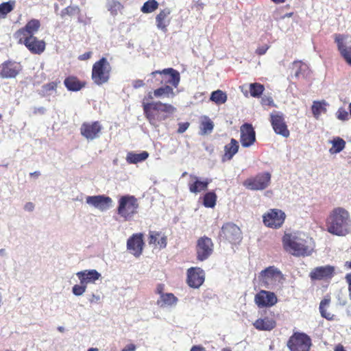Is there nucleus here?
Instances as JSON below:
<instances>
[{
    "label": "nucleus",
    "instance_id": "obj_1",
    "mask_svg": "<svg viewBox=\"0 0 351 351\" xmlns=\"http://www.w3.org/2000/svg\"><path fill=\"white\" fill-rule=\"evenodd\" d=\"M41 26L38 19H31L25 25L14 34V38L19 44L24 45L32 54L40 55L46 48V43L43 40H39L34 35L38 32Z\"/></svg>",
    "mask_w": 351,
    "mask_h": 351
},
{
    "label": "nucleus",
    "instance_id": "obj_2",
    "mask_svg": "<svg viewBox=\"0 0 351 351\" xmlns=\"http://www.w3.org/2000/svg\"><path fill=\"white\" fill-rule=\"evenodd\" d=\"M284 250L295 256H307L311 254L314 243L313 239L303 232H285L282 238Z\"/></svg>",
    "mask_w": 351,
    "mask_h": 351
},
{
    "label": "nucleus",
    "instance_id": "obj_3",
    "mask_svg": "<svg viewBox=\"0 0 351 351\" xmlns=\"http://www.w3.org/2000/svg\"><path fill=\"white\" fill-rule=\"evenodd\" d=\"M326 230L339 237L346 236L351 231V218L348 211L342 207L334 208L326 219Z\"/></svg>",
    "mask_w": 351,
    "mask_h": 351
},
{
    "label": "nucleus",
    "instance_id": "obj_4",
    "mask_svg": "<svg viewBox=\"0 0 351 351\" xmlns=\"http://www.w3.org/2000/svg\"><path fill=\"white\" fill-rule=\"evenodd\" d=\"M176 110V108L171 104L157 101L145 104L143 113L149 123L156 126L158 123L168 119Z\"/></svg>",
    "mask_w": 351,
    "mask_h": 351
},
{
    "label": "nucleus",
    "instance_id": "obj_5",
    "mask_svg": "<svg viewBox=\"0 0 351 351\" xmlns=\"http://www.w3.org/2000/svg\"><path fill=\"white\" fill-rule=\"evenodd\" d=\"M149 75L152 79L148 80V82L151 81L154 85L170 86L173 89L178 88L180 82V73L173 68L156 70Z\"/></svg>",
    "mask_w": 351,
    "mask_h": 351
},
{
    "label": "nucleus",
    "instance_id": "obj_6",
    "mask_svg": "<svg viewBox=\"0 0 351 351\" xmlns=\"http://www.w3.org/2000/svg\"><path fill=\"white\" fill-rule=\"evenodd\" d=\"M138 200L134 195H125L119 198L117 213L124 221L132 220L138 214Z\"/></svg>",
    "mask_w": 351,
    "mask_h": 351
},
{
    "label": "nucleus",
    "instance_id": "obj_7",
    "mask_svg": "<svg viewBox=\"0 0 351 351\" xmlns=\"http://www.w3.org/2000/svg\"><path fill=\"white\" fill-rule=\"evenodd\" d=\"M112 71V66L107 58L102 57L96 61L92 67L91 79L93 82L101 86L107 83L110 78Z\"/></svg>",
    "mask_w": 351,
    "mask_h": 351
},
{
    "label": "nucleus",
    "instance_id": "obj_8",
    "mask_svg": "<svg viewBox=\"0 0 351 351\" xmlns=\"http://www.w3.org/2000/svg\"><path fill=\"white\" fill-rule=\"evenodd\" d=\"M287 346L290 351H310L312 340L310 336L302 332H294L289 338Z\"/></svg>",
    "mask_w": 351,
    "mask_h": 351
},
{
    "label": "nucleus",
    "instance_id": "obj_9",
    "mask_svg": "<svg viewBox=\"0 0 351 351\" xmlns=\"http://www.w3.org/2000/svg\"><path fill=\"white\" fill-rule=\"evenodd\" d=\"M219 238L232 245H237L242 240V232L240 228L234 223L227 222L221 228Z\"/></svg>",
    "mask_w": 351,
    "mask_h": 351
},
{
    "label": "nucleus",
    "instance_id": "obj_10",
    "mask_svg": "<svg viewBox=\"0 0 351 351\" xmlns=\"http://www.w3.org/2000/svg\"><path fill=\"white\" fill-rule=\"evenodd\" d=\"M281 278V271L274 266L267 267L261 271L258 276L261 285L267 289H270L274 285H276Z\"/></svg>",
    "mask_w": 351,
    "mask_h": 351
},
{
    "label": "nucleus",
    "instance_id": "obj_11",
    "mask_svg": "<svg viewBox=\"0 0 351 351\" xmlns=\"http://www.w3.org/2000/svg\"><path fill=\"white\" fill-rule=\"evenodd\" d=\"M335 43L340 55L351 66V36L346 34H334Z\"/></svg>",
    "mask_w": 351,
    "mask_h": 351
},
{
    "label": "nucleus",
    "instance_id": "obj_12",
    "mask_svg": "<svg viewBox=\"0 0 351 351\" xmlns=\"http://www.w3.org/2000/svg\"><path fill=\"white\" fill-rule=\"evenodd\" d=\"M213 248L214 243L210 238L206 236L199 237L195 246L197 259L199 261L206 260L213 254Z\"/></svg>",
    "mask_w": 351,
    "mask_h": 351
},
{
    "label": "nucleus",
    "instance_id": "obj_13",
    "mask_svg": "<svg viewBox=\"0 0 351 351\" xmlns=\"http://www.w3.org/2000/svg\"><path fill=\"white\" fill-rule=\"evenodd\" d=\"M270 181L271 174L269 172H265L247 178L243 182V185L250 190H263L269 185Z\"/></svg>",
    "mask_w": 351,
    "mask_h": 351
},
{
    "label": "nucleus",
    "instance_id": "obj_14",
    "mask_svg": "<svg viewBox=\"0 0 351 351\" xmlns=\"http://www.w3.org/2000/svg\"><path fill=\"white\" fill-rule=\"evenodd\" d=\"M176 96V93L173 90V88L170 86H161L153 91H149L147 94L143 97L142 100V107L143 110H144V106L146 104H152L154 103V98H173Z\"/></svg>",
    "mask_w": 351,
    "mask_h": 351
},
{
    "label": "nucleus",
    "instance_id": "obj_15",
    "mask_svg": "<svg viewBox=\"0 0 351 351\" xmlns=\"http://www.w3.org/2000/svg\"><path fill=\"white\" fill-rule=\"evenodd\" d=\"M285 213L276 208L270 209L263 216L264 224L274 229L280 228L285 222Z\"/></svg>",
    "mask_w": 351,
    "mask_h": 351
},
{
    "label": "nucleus",
    "instance_id": "obj_16",
    "mask_svg": "<svg viewBox=\"0 0 351 351\" xmlns=\"http://www.w3.org/2000/svg\"><path fill=\"white\" fill-rule=\"evenodd\" d=\"M102 125L99 121L84 122L80 127V134L88 141H93L99 137Z\"/></svg>",
    "mask_w": 351,
    "mask_h": 351
},
{
    "label": "nucleus",
    "instance_id": "obj_17",
    "mask_svg": "<svg viewBox=\"0 0 351 351\" xmlns=\"http://www.w3.org/2000/svg\"><path fill=\"white\" fill-rule=\"evenodd\" d=\"M143 234H133L127 241V250L135 257H139L144 247Z\"/></svg>",
    "mask_w": 351,
    "mask_h": 351
},
{
    "label": "nucleus",
    "instance_id": "obj_18",
    "mask_svg": "<svg viewBox=\"0 0 351 351\" xmlns=\"http://www.w3.org/2000/svg\"><path fill=\"white\" fill-rule=\"evenodd\" d=\"M204 280L205 274L202 268L195 267L187 269L186 282L190 287L198 289L202 285Z\"/></svg>",
    "mask_w": 351,
    "mask_h": 351
},
{
    "label": "nucleus",
    "instance_id": "obj_19",
    "mask_svg": "<svg viewBox=\"0 0 351 351\" xmlns=\"http://www.w3.org/2000/svg\"><path fill=\"white\" fill-rule=\"evenodd\" d=\"M21 71L22 66L19 62L7 60L0 64V77L14 78Z\"/></svg>",
    "mask_w": 351,
    "mask_h": 351
},
{
    "label": "nucleus",
    "instance_id": "obj_20",
    "mask_svg": "<svg viewBox=\"0 0 351 351\" xmlns=\"http://www.w3.org/2000/svg\"><path fill=\"white\" fill-rule=\"evenodd\" d=\"M240 142L243 147H249L255 143L256 132L251 123H243L240 128Z\"/></svg>",
    "mask_w": 351,
    "mask_h": 351
},
{
    "label": "nucleus",
    "instance_id": "obj_21",
    "mask_svg": "<svg viewBox=\"0 0 351 351\" xmlns=\"http://www.w3.org/2000/svg\"><path fill=\"white\" fill-rule=\"evenodd\" d=\"M270 118L271 124L274 132L283 137H289L290 132L287 128L283 115L279 112L271 113Z\"/></svg>",
    "mask_w": 351,
    "mask_h": 351
},
{
    "label": "nucleus",
    "instance_id": "obj_22",
    "mask_svg": "<svg viewBox=\"0 0 351 351\" xmlns=\"http://www.w3.org/2000/svg\"><path fill=\"white\" fill-rule=\"evenodd\" d=\"M254 301L259 308H263L275 305L278 299L274 293L261 290L256 294Z\"/></svg>",
    "mask_w": 351,
    "mask_h": 351
},
{
    "label": "nucleus",
    "instance_id": "obj_23",
    "mask_svg": "<svg viewBox=\"0 0 351 351\" xmlns=\"http://www.w3.org/2000/svg\"><path fill=\"white\" fill-rule=\"evenodd\" d=\"M86 202L88 204L104 211L106 210L111 206L112 199L109 196L99 195L86 197Z\"/></svg>",
    "mask_w": 351,
    "mask_h": 351
},
{
    "label": "nucleus",
    "instance_id": "obj_24",
    "mask_svg": "<svg viewBox=\"0 0 351 351\" xmlns=\"http://www.w3.org/2000/svg\"><path fill=\"white\" fill-rule=\"evenodd\" d=\"M335 274V267L325 265L315 267L310 273L311 280H322L331 278Z\"/></svg>",
    "mask_w": 351,
    "mask_h": 351
},
{
    "label": "nucleus",
    "instance_id": "obj_25",
    "mask_svg": "<svg viewBox=\"0 0 351 351\" xmlns=\"http://www.w3.org/2000/svg\"><path fill=\"white\" fill-rule=\"evenodd\" d=\"M171 10L169 8L161 10L156 16V25L158 29L166 33L167 27L170 25Z\"/></svg>",
    "mask_w": 351,
    "mask_h": 351
},
{
    "label": "nucleus",
    "instance_id": "obj_26",
    "mask_svg": "<svg viewBox=\"0 0 351 351\" xmlns=\"http://www.w3.org/2000/svg\"><path fill=\"white\" fill-rule=\"evenodd\" d=\"M80 281V284L87 287L88 284L95 283L100 277L101 274L95 269L84 270L76 274Z\"/></svg>",
    "mask_w": 351,
    "mask_h": 351
},
{
    "label": "nucleus",
    "instance_id": "obj_27",
    "mask_svg": "<svg viewBox=\"0 0 351 351\" xmlns=\"http://www.w3.org/2000/svg\"><path fill=\"white\" fill-rule=\"evenodd\" d=\"M64 85L68 90L77 92L86 87V82L80 80L77 76L69 75L64 79Z\"/></svg>",
    "mask_w": 351,
    "mask_h": 351
},
{
    "label": "nucleus",
    "instance_id": "obj_28",
    "mask_svg": "<svg viewBox=\"0 0 351 351\" xmlns=\"http://www.w3.org/2000/svg\"><path fill=\"white\" fill-rule=\"evenodd\" d=\"M253 326L258 330L270 331L276 328V322L272 317H264L257 319Z\"/></svg>",
    "mask_w": 351,
    "mask_h": 351
},
{
    "label": "nucleus",
    "instance_id": "obj_29",
    "mask_svg": "<svg viewBox=\"0 0 351 351\" xmlns=\"http://www.w3.org/2000/svg\"><path fill=\"white\" fill-rule=\"evenodd\" d=\"M148 243L149 245H158L160 248H165L167 244V239L160 232L149 231Z\"/></svg>",
    "mask_w": 351,
    "mask_h": 351
},
{
    "label": "nucleus",
    "instance_id": "obj_30",
    "mask_svg": "<svg viewBox=\"0 0 351 351\" xmlns=\"http://www.w3.org/2000/svg\"><path fill=\"white\" fill-rule=\"evenodd\" d=\"M239 148V142L234 138H231L230 143L224 146V154L222 156V161L230 160L238 152Z\"/></svg>",
    "mask_w": 351,
    "mask_h": 351
},
{
    "label": "nucleus",
    "instance_id": "obj_31",
    "mask_svg": "<svg viewBox=\"0 0 351 351\" xmlns=\"http://www.w3.org/2000/svg\"><path fill=\"white\" fill-rule=\"evenodd\" d=\"M190 177L193 180V182L189 183V189L191 193H197L207 189L209 184V182L207 180L201 181L197 176L193 175H191Z\"/></svg>",
    "mask_w": 351,
    "mask_h": 351
},
{
    "label": "nucleus",
    "instance_id": "obj_32",
    "mask_svg": "<svg viewBox=\"0 0 351 351\" xmlns=\"http://www.w3.org/2000/svg\"><path fill=\"white\" fill-rule=\"evenodd\" d=\"M178 302V298L173 293H165L160 297L157 301V304L160 307L175 305Z\"/></svg>",
    "mask_w": 351,
    "mask_h": 351
},
{
    "label": "nucleus",
    "instance_id": "obj_33",
    "mask_svg": "<svg viewBox=\"0 0 351 351\" xmlns=\"http://www.w3.org/2000/svg\"><path fill=\"white\" fill-rule=\"evenodd\" d=\"M330 300L328 298L323 299L319 304V312L321 315L327 320L332 321L335 319V315L328 312L326 308L329 306Z\"/></svg>",
    "mask_w": 351,
    "mask_h": 351
},
{
    "label": "nucleus",
    "instance_id": "obj_34",
    "mask_svg": "<svg viewBox=\"0 0 351 351\" xmlns=\"http://www.w3.org/2000/svg\"><path fill=\"white\" fill-rule=\"evenodd\" d=\"M327 103L324 101H314L311 107L313 116L318 119L322 112H326Z\"/></svg>",
    "mask_w": 351,
    "mask_h": 351
},
{
    "label": "nucleus",
    "instance_id": "obj_35",
    "mask_svg": "<svg viewBox=\"0 0 351 351\" xmlns=\"http://www.w3.org/2000/svg\"><path fill=\"white\" fill-rule=\"evenodd\" d=\"M149 156V154L144 151L140 154L129 153L127 156L126 160L128 163L136 164L138 162L144 161Z\"/></svg>",
    "mask_w": 351,
    "mask_h": 351
},
{
    "label": "nucleus",
    "instance_id": "obj_36",
    "mask_svg": "<svg viewBox=\"0 0 351 351\" xmlns=\"http://www.w3.org/2000/svg\"><path fill=\"white\" fill-rule=\"evenodd\" d=\"M249 90L252 97L259 98L265 90V86L258 82L251 83L249 86Z\"/></svg>",
    "mask_w": 351,
    "mask_h": 351
},
{
    "label": "nucleus",
    "instance_id": "obj_37",
    "mask_svg": "<svg viewBox=\"0 0 351 351\" xmlns=\"http://www.w3.org/2000/svg\"><path fill=\"white\" fill-rule=\"evenodd\" d=\"M216 202L217 195L213 191L206 193L203 197V205L206 208H214Z\"/></svg>",
    "mask_w": 351,
    "mask_h": 351
},
{
    "label": "nucleus",
    "instance_id": "obj_38",
    "mask_svg": "<svg viewBox=\"0 0 351 351\" xmlns=\"http://www.w3.org/2000/svg\"><path fill=\"white\" fill-rule=\"evenodd\" d=\"M210 100L217 104H224L227 100L226 94L221 90L213 91L210 95Z\"/></svg>",
    "mask_w": 351,
    "mask_h": 351
},
{
    "label": "nucleus",
    "instance_id": "obj_39",
    "mask_svg": "<svg viewBox=\"0 0 351 351\" xmlns=\"http://www.w3.org/2000/svg\"><path fill=\"white\" fill-rule=\"evenodd\" d=\"M15 1H10L0 4V18H5L6 15L13 10Z\"/></svg>",
    "mask_w": 351,
    "mask_h": 351
},
{
    "label": "nucleus",
    "instance_id": "obj_40",
    "mask_svg": "<svg viewBox=\"0 0 351 351\" xmlns=\"http://www.w3.org/2000/svg\"><path fill=\"white\" fill-rule=\"evenodd\" d=\"M158 3L156 0H148L144 3L141 10L143 13H152L158 8Z\"/></svg>",
    "mask_w": 351,
    "mask_h": 351
},
{
    "label": "nucleus",
    "instance_id": "obj_41",
    "mask_svg": "<svg viewBox=\"0 0 351 351\" xmlns=\"http://www.w3.org/2000/svg\"><path fill=\"white\" fill-rule=\"evenodd\" d=\"M213 128V122L210 119H207L206 120L202 121L200 124V134L202 135L210 134L212 132Z\"/></svg>",
    "mask_w": 351,
    "mask_h": 351
},
{
    "label": "nucleus",
    "instance_id": "obj_42",
    "mask_svg": "<svg viewBox=\"0 0 351 351\" xmlns=\"http://www.w3.org/2000/svg\"><path fill=\"white\" fill-rule=\"evenodd\" d=\"M345 145V141L338 137L332 141V147L330 149V152L331 153H339L344 149Z\"/></svg>",
    "mask_w": 351,
    "mask_h": 351
},
{
    "label": "nucleus",
    "instance_id": "obj_43",
    "mask_svg": "<svg viewBox=\"0 0 351 351\" xmlns=\"http://www.w3.org/2000/svg\"><path fill=\"white\" fill-rule=\"evenodd\" d=\"M80 8L77 6L69 5L61 11L60 16L62 18L66 16H74L80 14Z\"/></svg>",
    "mask_w": 351,
    "mask_h": 351
},
{
    "label": "nucleus",
    "instance_id": "obj_44",
    "mask_svg": "<svg viewBox=\"0 0 351 351\" xmlns=\"http://www.w3.org/2000/svg\"><path fill=\"white\" fill-rule=\"evenodd\" d=\"M349 114L344 108H339L337 111L336 116L339 120L346 121L349 119Z\"/></svg>",
    "mask_w": 351,
    "mask_h": 351
},
{
    "label": "nucleus",
    "instance_id": "obj_45",
    "mask_svg": "<svg viewBox=\"0 0 351 351\" xmlns=\"http://www.w3.org/2000/svg\"><path fill=\"white\" fill-rule=\"evenodd\" d=\"M58 87V82H51L42 86L43 91L49 94L51 91H56Z\"/></svg>",
    "mask_w": 351,
    "mask_h": 351
},
{
    "label": "nucleus",
    "instance_id": "obj_46",
    "mask_svg": "<svg viewBox=\"0 0 351 351\" xmlns=\"http://www.w3.org/2000/svg\"><path fill=\"white\" fill-rule=\"evenodd\" d=\"M86 289V286L84 285L80 284V285H75L73 287L72 291L73 293L75 295H82Z\"/></svg>",
    "mask_w": 351,
    "mask_h": 351
},
{
    "label": "nucleus",
    "instance_id": "obj_47",
    "mask_svg": "<svg viewBox=\"0 0 351 351\" xmlns=\"http://www.w3.org/2000/svg\"><path fill=\"white\" fill-rule=\"evenodd\" d=\"M261 104L262 106H274V99L270 96H264L261 98Z\"/></svg>",
    "mask_w": 351,
    "mask_h": 351
},
{
    "label": "nucleus",
    "instance_id": "obj_48",
    "mask_svg": "<svg viewBox=\"0 0 351 351\" xmlns=\"http://www.w3.org/2000/svg\"><path fill=\"white\" fill-rule=\"evenodd\" d=\"M121 7H122L121 4L119 2L116 1H112L109 3V10L112 12H116L117 10H120Z\"/></svg>",
    "mask_w": 351,
    "mask_h": 351
},
{
    "label": "nucleus",
    "instance_id": "obj_49",
    "mask_svg": "<svg viewBox=\"0 0 351 351\" xmlns=\"http://www.w3.org/2000/svg\"><path fill=\"white\" fill-rule=\"evenodd\" d=\"M189 125L190 123L189 122L179 123L177 132L179 134L184 133L189 128Z\"/></svg>",
    "mask_w": 351,
    "mask_h": 351
},
{
    "label": "nucleus",
    "instance_id": "obj_50",
    "mask_svg": "<svg viewBox=\"0 0 351 351\" xmlns=\"http://www.w3.org/2000/svg\"><path fill=\"white\" fill-rule=\"evenodd\" d=\"M345 279L348 285V295L350 300H351V273L346 274L345 276Z\"/></svg>",
    "mask_w": 351,
    "mask_h": 351
},
{
    "label": "nucleus",
    "instance_id": "obj_51",
    "mask_svg": "<svg viewBox=\"0 0 351 351\" xmlns=\"http://www.w3.org/2000/svg\"><path fill=\"white\" fill-rule=\"evenodd\" d=\"M92 56V52L91 51H88V52H86L80 56H78V60H81V61H84V60H87L88 59H90Z\"/></svg>",
    "mask_w": 351,
    "mask_h": 351
},
{
    "label": "nucleus",
    "instance_id": "obj_52",
    "mask_svg": "<svg viewBox=\"0 0 351 351\" xmlns=\"http://www.w3.org/2000/svg\"><path fill=\"white\" fill-rule=\"evenodd\" d=\"M132 86L134 88H139L145 86V83L142 80H136L133 81Z\"/></svg>",
    "mask_w": 351,
    "mask_h": 351
},
{
    "label": "nucleus",
    "instance_id": "obj_53",
    "mask_svg": "<svg viewBox=\"0 0 351 351\" xmlns=\"http://www.w3.org/2000/svg\"><path fill=\"white\" fill-rule=\"evenodd\" d=\"M136 349V345L134 343H130L125 346L121 351H135Z\"/></svg>",
    "mask_w": 351,
    "mask_h": 351
},
{
    "label": "nucleus",
    "instance_id": "obj_54",
    "mask_svg": "<svg viewBox=\"0 0 351 351\" xmlns=\"http://www.w3.org/2000/svg\"><path fill=\"white\" fill-rule=\"evenodd\" d=\"M164 289H165V285L163 284H158L156 287V293L159 294L161 296L162 295L165 294L163 293Z\"/></svg>",
    "mask_w": 351,
    "mask_h": 351
},
{
    "label": "nucleus",
    "instance_id": "obj_55",
    "mask_svg": "<svg viewBox=\"0 0 351 351\" xmlns=\"http://www.w3.org/2000/svg\"><path fill=\"white\" fill-rule=\"evenodd\" d=\"M268 48L269 47L267 46V47H261L258 48L256 49V52L258 55L262 56V55H264L267 52Z\"/></svg>",
    "mask_w": 351,
    "mask_h": 351
},
{
    "label": "nucleus",
    "instance_id": "obj_56",
    "mask_svg": "<svg viewBox=\"0 0 351 351\" xmlns=\"http://www.w3.org/2000/svg\"><path fill=\"white\" fill-rule=\"evenodd\" d=\"M24 208L27 211H32L34 208V204L32 202H27L25 204Z\"/></svg>",
    "mask_w": 351,
    "mask_h": 351
},
{
    "label": "nucleus",
    "instance_id": "obj_57",
    "mask_svg": "<svg viewBox=\"0 0 351 351\" xmlns=\"http://www.w3.org/2000/svg\"><path fill=\"white\" fill-rule=\"evenodd\" d=\"M191 351H205V348L202 346H193Z\"/></svg>",
    "mask_w": 351,
    "mask_h": 351
},
{
    "label": "nucleus",
    "instance_id": "obj_58",
    "mask_svg": "<svg viewBox=\"0 0 351 351\" xmlns=\"http://www.w3.org/2000/svg\"><path fill=\"white\" fill-rule=\"evenodd\" d=\"M334 351H346V350H345V348L342 344L339 343L335 346Z\"/></svg>",
    "mask_w": 351,
    "mask_h": 351
},
{
    "label": "nucleus",
    "instance_id": "obj_59",
    "mask_svg": "<svg viewBox=\"0 0 351 351\" xmlns=\"http://www.w3.org/2000/svg\"><path fill=\"white\" fill-rule=\"evenodd\" d=\"M46 110L43 107L38 108L34 110V113H40V114H44Z\"/></svg>",
    "mask_w": 351,
    "mask_h": 351
},
{
    "label": "nucleus",
    "instance_id": "obj_60",
    "mask_svg": "<svg viewBox=\"0 0 351 351\" xmlns=\"http://www.w3.org/2000/svg\"><path fill=\"white\" fill-rule=\"evenodd\" d=\"M40 172L39 171H34L33 173H31L29 175L30 176H34V177H38L40 176Z\"/></svg>",
    "mask_w": 351,
    "mask_h": 351
},
{
    "label": "nucleus",
    "instance_id": "obj_61",
    "mask_svg": "<svg viewBox=\"0 0 351 351\" xmlns=\"http://www.w3.org/2000/svg\"><path fill=\"white\" fill-rule=\"evenodd\" d=\"M274 3H285L286 1V0H271Z\"/></svg>",
    "mask_w": 351,
    "mask_h": 351
},
{
    "label": "nucleus",
    "instance_id": "obj_62",
    "mask_svg": "<svg viewBox=\"0 0 351 351\" xmlns=\"http://www.w3.org/2000/svg\"><path fill=\"white\" fill-rule=\"evenodd\" d=\"M345 266L348 267V268L351 269V261H347L345 263Z\"/></svg>",
    "mask_w": 351,
    "mask_h": 351
},
{
    "label": "nucleus",
    "instance_id": "obj_63",
    "mask_svg": "<svg viewBox=\"0 0 351 351\" xmlns=\"http://www.w3.org/2000/svg\"><path fill=\"white\" fill-rule=\"evenodd\" d=\"M58 331H60V332H63L64 331V327H62V326H58Z\"/></svg>",
    "mask_w": 351,
    "mask_h": 351
},
{
    "label": "nucleus",
    "instance_id": "obj_64",
    "mask_svg": "<svg viewBox=\"0 0 351 351\" xmlns=\"http://www.w3.org/2000/svg\"><path fill=\"white\" fill-rule=\"evenodd\" d=\"M88 351H99V350L96 348H91L88 350Z\"/></svg>",
    "mask_w": 351,
    "mask_h": 351
}]
</instances>
